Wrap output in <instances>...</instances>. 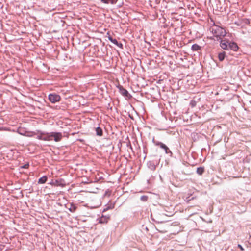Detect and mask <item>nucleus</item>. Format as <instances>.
<instances>
[{"mask_svg": "<svg viewBox=\"0 0 251 251\" xmlns=\"http://www.w3.org/2000/svg\"><path fill=\"white\" fill-rule=\"evenodd\" d=\"M42 139L44 141H52V138H51V132L47 134H44V137L42 138Z\"/></svg>", "mask_w": 251, "mask_h": 251, "instance_id": "0eeeda50", "label": "nucleus"}, {"mask_svg": "<svg viewBox=\"0 0 251 251\" xmlns=\"http://www.w3.org/2000/svg\"><path fill=\"white\" fill-rule=\"evenodd\" d=\"M191 47H201L200 46L198 45L197 44H193L191 46Z\"/></svg>", "mask_w": 251, "mask_h": 251, "instance_id": "a211bd4d", "label": "nucleus"}, {"mask_svg": "<svg viewBox=\"0 0 251 251\" xmlns=\"http://www.w3.org/2000/svg\"><path fill=\"white\" fill-rule=\"evenodd\" d=\"M204 172V168L203 167H199L197 169V173L200 175H201Z\"/></svg>", "mask_w": 251, "mask_h": 251, "instance_id": "ddd939ff", "label": "nucleus"}, {"mask_svg": "<svg viewBox=\"0 0 251 251\" xmlns=\"http://www.w3.org/2000/svg\"><path fill=\"white\" fill-rule=\"evenodd\" d=\"M101 1L104 3L108 4L109 3L111 4H114L115 3L114 0H101Z\"/></svg>", "mask_w": 251, "mask_h": 251, "instance_id": "4468645a", "label": "nucleus"}, {"mask_svg": "<svg viewBox=\"0 0 251 251\" xmlns=\"http://www.w3.org/2000/svg\"><path fill=\"white\" fill-rule=\"evenodd\" d=\"M238 247L242 250V251H243L244 250V249L242 247L241 245H238Z\"/></svg>", "mask_w": 251, "mask_h": 251, "instance_id": "6ab92c4d", "label": "nucleus"}, {"mask_svg": "<svg viewBox=\"0 0 251 251\" xmlns=\"http://www.w3.org/2000/svg\"><path fill=\"white\" fill-rule=\"evenodd\" d=\"M233 49H234L233 50L235 51H236L238 48H233Z\"/></svg>", "mask_w": 251, "mask_h": 251, "instance_id": "412c9836", "label": "nucleus"}, {"mask_svg": "<svg viewBox=\"0 0 251 251\" xmlns=\"http://www.w3.org/2000/svg\"><path fill=\"white\" fill-rule=\"evenodd\" d=\"M220 45L221 47L223 46H224L225 47H238L236 43L234 42L231 43L226 39L221 40Z\"/></svg>", "mask_w": 251, "mask_h": 251, "instance_id": "f03ea898", "label": "nucleus"}, {"mask_svg": "<svg viewBox=\"0 0 251 251\" xmlns=\"http://www.w3.org/2000/svg\"><path fill=\"white\" fill-rule=\"evenodd\" d=\"M109 40L114 44L117 46L118 47H122L123 45L121 43H119L117 40L116 39H113L112 37L109 36L108 37Z\"/></svg>", "mask_w": 251, "mask_h": 251, "instance_id": "423d86ee", "label": "nucleus"}, {"mask_svg": "<svg viewBox=\"0 0 251 251\" xmlns=\"http://www.w3.org/2000/svg\"><path fill=\"white\" fill-rule=\"evenodd\" d=\"M141 200L142 201H145L147 200L148 199V197L146 196H143L141 197Z\"/></svg>", "mask_w": 251, "mask_h": 251, "instance_id": "dca6fc26", "label": "nucleus"}, {"mask_svg": "<svg viewBox=\"0 0 251 251\" xmlns=\"http://www.w3.org/2000/svg\"><path fill=\"white\" fill-rule=\"evenodd\" d=\"M77 207L74 204H71L69 210L71 212H74L76 210Z\"/></svg>", "mask_w": 251, "mask_h": 251, "instance_id": "1a4fd4ad", "label": "nucleus"}, {"mask_svg": "<svg viewBox=\"0 0 251 251\" xmlns=\"http://www.w3.org/2000/svg\"><path fill=\"white\" fill-rule=\"evenodd\" d=\"M225 53L224 52L220 53L218 55V58L220 61H223L225 58Z\"/></svg>", "mask_w": 251, "mask_h": 251, "instance_id": "f8f14e48", "label": "nucleus"}, {"mask_svg": "<svg viewBox=\"0 0 251 251\" xmlns=\"http://www.w3.org/2000/svg\"><path fill=\"white\" fill-rule=\"evenodd\" d=\"M199 49H200V48H192V50H198Z\"/></svg>", "mask_w": 251, "mask_h": 251, "instance_id": "aec40b11", "label": "nucleus"}, {"mask_svg": "<svg viewBox=\"0 0 251 251\" xmlns=\"http://www.w3.org/2000/svg\"><path fill=\"white\" fill-rule=\"evenodd\" d=\"M121 92L124 96H127V95L128 94V91L126 89H124V88H122V89H121Z\"/></svg>", "mask_w": 251, "mask_h": 251, "instance_id": "2eb2a0df", "label": "nucleus"}, {"mask_svg": "<svg viewBox=\"0 0 251 251\" xmlns=\"http://www.w3.org/2000/svg\"><path fill=\"white\" fill-rule=\"evenodd\" d=\"M155 144L156 145V146H159L160 148H161L162 149H164L165 151V153L166 154H168V153H171V154H172V152H171V151L169 150V149L168 148V147L167 146H166L164 144H163V143H161V142H155Z\"/></svg>", "mask_w": 251, "mask_h": 251, "instance_id": "39448f33", "label": "nucleus"}, {"mask_svg": "<svg viewBox=\"0 0 251 251\" xmlns=\"http://www.w3.org/2000/svg\"><path fill=\"white\" fill-rule=\"evenodd\" d=\"M211 31L217 37L224 36L226 34V30L224 28L217 25H215L211 28Z\"/></svg>", "mask_w": 251, "mask_h": 251, "instance_id": "f257e3e1", "label": "nucleus"}, {"mask_svg": "<svg viewBox=\"0 0 251 251\" xmlns=\"http://www.w3.org/2000/svg\"><path fill=\"white\" fill-rule=\"evenodd\" d=\"M108 220V218L105 216H102L100 218L99 222L101 223H107Z\"/></svg>", "mask_w": 251, "mask_h": 251, "instance_id": "9d476101", "label": "nucleus"}, {"mask_svg": "<svg viewBox=\"0 0 251 251\" xmlns=\"http://www.w3.org/2000/svg\"><path fill=\"white\" fill-rule=\"evenodd\" d=\"M43 137H44V134H42L38 136V138L40 140H43V139H42V138H43Z\"/></svg>", "mask_w": 251, "mask_h": 251, "instance_id": "f3484780", "label": "nucleus"}, {"mask_svg": "<svg viewBox=\"0 0 251 251\" xmlns=\"http://www.w3.org/2000/svg\"><path fill=\"white\" fill-rule=\"evenodd\" d=\"M47 180V176H45L42 177H41L38 180V183L40 184H44Z\"/></svg>", "mask_w": 251, "mask_h": 251, "instance_id": "6e6552de", "label": "nucleus"}, {"mask_svg": "<svg viewBox=\"0 0 251 251\" xmlns=\"http://www.w3.org/2000/svg\"><path fill=\"white\" fill-rule=\"evenodd\" d=\"M60 99V96L56 94H51L49 95V99L51 103L59 101Z\"/></svg>", "mask_w": 251, "mask_h": 251, "instance_id": "20e7f679", "label": "nucleus"}, {"mask_svg": "<svg viewBox=\"0 0 251 251\" xmlns=\"http://www.w3.org/2000/svg\"><path fill=\"white\" fill-rule=\"evenodd\" d=\"M63 137L62 134L60 132H51V138H52L55 142H60Z\"/></svg>", "mask_w": 251, "mask_h": 251, "instance_id": "7ed1b4c3", "label": "nucleus"}, {"mask_svg": "<svg viewBox=\"0 0 251 251\" xmlns=\"http://www.w3.org/2000/svg\"><path fill=\"white\" fill-rule=\"evenodd\" d=\"M96 131L97 135L101 136L102 135L103 132L100 127H97Z\"/></svg>", "mask_w": 251, "mask_h": 251, "instance_id": "9b49d317", "label": "nucleus"}]
</instances>
